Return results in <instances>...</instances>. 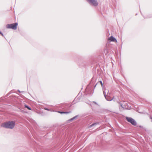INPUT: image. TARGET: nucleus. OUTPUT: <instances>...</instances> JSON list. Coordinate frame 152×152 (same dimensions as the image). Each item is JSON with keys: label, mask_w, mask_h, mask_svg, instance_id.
Wrapping results in <instances>:
<instances>
[{"label": "nucleus", "mask_w": 152, "mask_h": 152, "mask_svg": "<svg viewBox=\"0 0 152 152\" xmlns=\"http://www.w3.org/2000/svg\"><path fill=\"white\" fill-rule=\"evenodd\" d=\"M15 125V122L14 121H9L3 123L1 126L7 129H12Z\"/></svg>", "instance_id": "1"}, {"label": "nucleus", "mask_w": 152, "mask_h": 152, "mask_svg": "<svg viewBox=\"0 0 152 152\" xmlns=\"http://www.w3.org/2000/svg\"><path fill=\"white\" fill-rule=\"evenodd\" d=\"M18 23H17L8 24L6 26V28H11L16 30L17 28Z\"/></svg>", "instance_id": "2"}, {"label": "nucleus", "mask_w": 152, "mask_h": 152, "mask_svg": "<svg viewBox=\"0 0 152 152\" xmlns=\"http://www.w3.org/2000/svg\"><path fill=\"white\" fill-rule=\"evenodd\" d=\"M126 119L128 122L131 123L133 125L135 126L137 125V122L132 118L129 117H126Z\"/></svg>", "instance_id": "3"}, {"label": "nucleus", "mask_w": 152, "mask_h": 152, "mask_svg": "<svg viewBox=\"0 0 152 152\" xmlns=\"http://www.w3.org/2000/svg\"><path fill=\"white\" fill-rule=\"evenodd\" d=\"M91 5L96 7L98 5V3L97 0H86Z\"/></svg>", "instance_id": "4"}, {"label": "nucleus", "mask_w": 152, "mask_h": 152, "mask_svg": "<svg viewBox=\"0 0 152 152\" xmlns=\"http://www.w3.org/2000/svg\"><path fill=\"white\" fill-rule=\"evenodd\" d=\"M106 88H105L104 87L103 88V93L104 94V97H105L106 99L107 100L109 101H111L113 100V98H111L110 97L108 96H107L106 95Z\"/></svg>", "instance_id": "5"}, {"label": "nucleus", "mask_w": 152, "mask_h": 152, "mask_svg": "<svg viewBox=\"0 0 152 152\" xmlns=\"http://www.w3.org/2000/svg\"><path fill=\"white\" fill-rule=\"evenodd\" d=\"M108 40L110 41L114 42H117L116 39L113 36H111L109 38Z\"/></svg>", "instance_id": "6"}, {"label": "nucleus", "mask_w": 152, "mask_h": 152, "mask_svg": "<svg viewBox=\"0 0 152 152\" xmlns=\"http://www.w3.org/2000/svg\"><path fill=\"white\" fill-rule=\"evenodd\" d=\"M99 123H94L92 124L90 126H89V127L90 128H91V127H92L93 126H95V125H96L97 124H99Z\"/></svg>", "instance_id": "7"}, {"label": "nucleus", "mask_w": 152, "mask_h": 152, "mask_svg": "<svg viewBox=\"0 0 152 152\" xmlns=\"http://www.w3.org/2000/svg\"><path fill=\"white\" fill-rule=\"evenodd\" d=\"M25 107L27 108V109L28 110H31V108L29 106H28L26 105H25Z\"/></svg>", "instance_id": "8"}, {"label": "nucleus", "mask_w": 152, "mask_h": 152, "mask_svg": "<svg viewBox=\"0 0 152 152\" xmlns=\"http://www.w3.org/2000/svg\"><path fill=\"white\" fill-rule=\"evenodd\" d=\"M76 99H76V98H75L74 99V100L72 102L73 104H75L76 103V102H78L77 101L75 102V101L76 100Z\"/></svg>", "instance_id": "9"}, {"label": "nucleus", "mask_w": 152, "mask_h": 152, "mask_svg": "<svg viewBox=\"0 0 152 152\" xmlns=\"http://www.w3.org/2000/svg\"><path fill=\"white\" fill-rule=\"evenodd\" d=\"M88 88H89V86H88L86 89V91L87 92V91L88 89Z\"/></svg>", "instance_id": "10"}, {"label": "nucleus", "mask_w": 152, "mask_h": 152, "mask_svg": "<svg viewBox=\"0 0 152 152\" xmlns=\"http://www.w3.org/2000/svg\"><path fill=\"white\" fill-rule=\"evenodd\" d=\"M74 120V119L72 118H71L68 121H71L73 120Z\"/></svg>", "instance_id": "11"}, {"label": "nucleus", "mask_w": 152, "mask_h": 152, "mask_svg": "<svg viewBox=\"0 0 152 152\" xmlns=\"http://www.w3.org/2000/svg\"><path fill=\"white\" fill-rule=\"evenodd\" d=\"M99 82L100 83L102 87V86H103V83H102V81H99Z\"/></svg>", "instance_id": "12"}, {"label": "nucleus", "mask_w": 152, "mask_h": 152, "mask_svg": "<svg viewBox=\"0 0 152 152\" xmlns=\"http://www.w3.org/2000/svg\"><path fill=\"white\" fill-rule=\"evenodd\" d=\"M44 109L45 110H48V111H49V110H50L49 109H48V108H47V107H45V108H44Z\"/></svg>", "instance_id": "13"}, {"label": "nucleus", "mask_w": 152, "mask_h": 152, "mask_svg": "<svg viewBox=\"0 0 152 152\" xmlns=\"http://www.w3.org/2000/svg\"><path fill=\"white\" fill-rule=\"evenodd\" d=\"M78 115H76L75 116L73 117V118L75 119V118H77V117H78Z\"/></svg>", "instance_id": "14"}, {"label": "nucleus", "mask_w": 152, "mask_h": 152, "mask_svg": "<svg viewBox=\"0 0 152 152\" xmlns=\"http://www.w3.org/2000/svg\"><path fill=\"white\" fill-rule=\"evenodd\" d=\"M70 112H64V113L68 114Z\"/></svg>", "instance_id": "15"}, {"label": "nucleus", "mask_w": 152, "mask_h": 152, "mask_svg": "<svg viewBox=\"0 0 152 152\" xmlns=\"http://www.w3.org/2000/svg\"><path fill=\"white\" fill-rule=\"evenodd\" d=\"M58 112L61 114L64 113V112L58 111Z\"/></svg>", "instance_id": "16"}, {"label": "nucleus", "mask_w": 152, "mask_h": 152, "mask_svg": "<svg viewBox=\"0 0 152 152\" xmlns=\"http://www.w3.org/2000/svg\"><path fill=\"white\" fill-rule=\"evenodd\" d=\"M0 34H1L2 36H4L3 34L0 31Z\"/></svg>", "instance_id": "17"}, {"label": "nucleus", "mask_w": 152, "mask_h": 152, "mask_svg": "<svg viewBox=\"0 0 152 152\" xmlns=\"http://www.w3.org/2000/svg\"><path fill=\"white\" fill-rule=\"evenodd\" d=\"M149 118L150 119L152 120L151 121L152 122V117L151 116H150Z\"/></svg>", "instance_id": "18"}, {"label": "nucleus", "mask_w": 152, "mask_h": 152, "mask_svg": "<svg viewBox=\"0 0 152 152\" xmlns=\"http://www.w3.org/2000/svg\"><path fill=\"white\" fill-rule=\"evenodd\" d=\"M97 83L96 85H95V86L94 87V89L96 87V86L97 85Z\"/></svg>", "instance_id": "19"}, {"label": "nucleus", "mask_w": 152, "mask_h": 152, "mask_svg": "<svg viewBox=\"0 0 152 152\" xmlns=\"http://www.w3.org/2000/svg\"><path fill=\"white\" fill-rule=\"evenodd\" d=\"M18 91L19 92V93H20L21 92V91L19 90H18Z\"/></svg>", "instance_id": "20"}, {"label": "nucleus", "mask_w": 152, "mask_h": 152, "mask_svg": "<svg viewBox=\"0 0 152 152\" xmlns=\"http://www.w3.org/2000/svg\"><path fill=\"white\" fill-rule=\"evenodd\" d=\"M94 103H95V104H96V102H95L94 101Z\"/></svg>", "instance_id": "21"}, {"label": "nucleus", "mask_w": 152, "mask_h": 152, "mask_svg": "<svg viewBox=\"0 0 152 152\" xmlns=\"http://www.w3.org/2000/svg\"><path fill=\"white\" fill-rule=\"evenodd\" d=\"M112 98H113V100H114L113 99H114V97H113Z\"/></svg>", "instance_id": "22"}, {"label": "nucleus", "mask_w": 152, "mask_h": 152, "mask_svg": "<svg viewBox=\"0 0 152 152\" xmlns=\"http://www.w3.org/2000/svg\"><path fill=\"white\" fill-rule=\"evenodd\" d=\"M139 127H140V128H141V127H141V126H139Z\"/></svg>", "instance_id": "23"}, {"label": "nucleus", "mask_w": 152, "mask_h": 152, "mask_svg": "<svg viewBox=\"0 0 152 152\" xmlns=\"http://www.w3.org/2000/svg\"><path fill=\"white\" fill-rule=\"evenodd\" d=\"M107 91H108V93L109 92V91L108 90H107Z\"/></svg>", "instance_id": "24"}, {"label": "nucleus", "mask_w": 152, "mask_h": 152, "mask_svg": "<svg viewBox=\"0 0 152 152\" xmlns=\"http://www.w3.org/2000/svg\"><path fill=\"white\" fill-rule=\"evenodd\" d=\"M8 94V96H9V94Z\"/></svg>", "instance_id": "25"}, {"label": "nucleus", "mask_w": 152, "mask_h": 152, "mask_svg": "<svg viewBox=\"0 0 152 152\" xmlns=\"http://www.w3.org/2000/svg\"><path fill=\"white\" fill-rule=\"evenodd\" d=\"M8 94V96H9V94Z\"/></svg>", "instance_id": "26"}, {"label": "nucleus", "mask_w": 152, "mask_h": 152, "mask_svg": "<svg viewBox=\"0 0 152 152\" xmlns=\"http://www.w3.org/2000/svg\"><path fill=\"white\" fill-rule=\"evenodd\" d=\"M8 94V96H9V94Z\"/></svg>", "instance_id": "27"}, {"label": "nucleus", "mask_w": 152, "mask_h": 152, "mask_svg": "<svg viewBox=\"0 0 152 152\" xmlns=\"http://www.w3.org/2000/svg\"><path fill=\"white\" fill-rule=\"evenodd\" d=\"M8 94V96H9V94Z\"/></svg>", "instance_id": "28"}]
</instances>
